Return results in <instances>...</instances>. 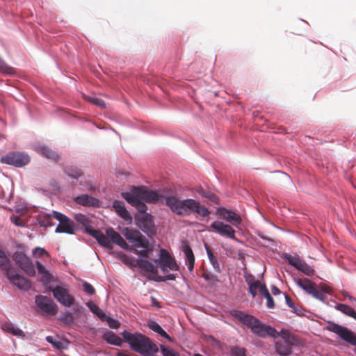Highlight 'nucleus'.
I'll use <instances>...</instances> for the list:
<instances>
[{
  "mask_svg": "<svg viewBox=\"0 0 356 356\" xmlns=\"http://www.w3.org/2000/svg\"><path fill=\"white\" fill-rule=\"evenodd\" d=\"M0 71L4 73H11L13 68L8 66L3 60L0 59Z\"/></svg>",
  "mask_w": 356,
  "mask_h": 356,
  "instance_id": "52",
  "label": "nucleus"
},
{
  "mask_svg": "<svg viewBox=\"0 0 356 356\" xmlns=\"http://www.w3.org/2000/svg\"><path fill=\"white\" fill-rule=\"evenodd\" d=\"M73 310L76 313V317L84 313V309L82 307L74 306Z\"/></svg>",
  "mask_w": 356,
  "mask_h": 356,
  "instance_id": "57",
  "label": "nucleus"
},
{
  "mask_svg": "<svg viewBox=\"0 0 356 356\" xmlns=\"http://www.w3.org/2000/svg\"><path fill=\"white\" fill-rule=\"evenodd\" d=\"M279 337L280 336L283 339V341H281L282 342H286L291 345L295 343L296 338L289 330L282 329L281 332H279Z\"/></svg>",
  "mask_w": 356,
  "mask_h": 356,
  "instance_id": "35",
  "label": "nucleus"
},
{
  "mask_svg": "<svg viewBox=\"0 0 356 356\" xmlns=\"http://www.w3.org/2000/svg\"><path fill=\"white\" fill-rule=\"evenodd\" d=\"M0 161L2 163L12 165L19 168L28 164L30 161V157L29 155L22 152H13L3 156Z\"/></svg>",
  "mask_w": 356,
  "mask_h": 356,
  "instance_id": "7",
  "label": "nucleus"
},
{
  "mask_svg": "<svg viewBox=\"0 0 356 356\" xmlns=\"http://www.w3.org/2000/svg\"><path fill=\"white\" fill-rule=\"evenodd\" d=\"M154 261L160 266L165 274L168 272V268L173 271L179 269V266L175 259L170 256L168 250L163 248L160 249L159 258L154 259Z\"/></svg>",
  "mask_w": 356,
  "mask_h": 356,
  "instance_id": "6",
  "label": "nucleus"
},
{
  "mask_svg": "<svg viewBox=\"0 0 356 356\" xmlns=\"http://www.w3.org/2000/svg\"><path fill=\"white\" fill-rule=\"evenodd\" d=\"M217 213L227 222L234 226H238L241 222V218L239 215L233 211L228 210L225 208H219Z\"/></svg>",
  "mask_w": 356,
  "mask_h": 356,
  "instance_id": "16",
  "label": "nucleus"
},
{
  "mask_svg": "<svg viewBox=\"0 0 356 356\" xmlns=\"http://www.w3.org/2000/svg\"><path fill=\"white\" fill-rule=\"evenodd\" d=\"M104 321H107L108 326L113 329H117L120 325V323H119L118 321L113 319L112 318L108 317L107 316H106V318L104 319Z\"/></svg>",
  "mask_w": 356,
  "mask_h": 356,
  "instance_id": "47",
  "label": "nucleus"
},
{
  "mask_svg": "<svg viewBox=\"0 0 356 356\" xmlns=\"http://www.w3.org/2000/svg\"><path fill=\"white\" fill-rule=\"evenodd\" d=\"M85 99L92 104L96 105L102 108H104L106 107L105 102L101 99L95 97H85Z\"/></svg>",
  "mask_w": 356,
  "mask_h": 356,
  "instance_id": "41",
  "label": "nucleus"
},
{
  "mask_svg": "<svg viewBox=\"0 0 356 356\" xmlns=\"http://www.w3.org/2000/svg\"><path fill=\"white\" fill-rule=\"evenodd\" d=\"M65 172L71 178L78 179L83 175L81 170L74 167H67L65 169Z\"/></svg>",
  "mask_w": 356,
  "mask_h": 356,
  "instance_id": "37",
  "label": "nucleus"
},
{
  "mask_svg": "<svg viewBox=\"0 0 356 356\" xmlns=\"http://www.w3.org/2000/svg\"><path fill=\"white\" fill-rule=\"evenodd\" d=\"M122 335L124 341L129 344L133 350L143 355L149 356L159 351L156 345L152 343L147 337L140 333L124 331Z\"/></svg>",
  "mask_w": 356,
  "mask_h": 356,
  "instance_id": "3",
  "label": "nucleus"
},
{
  "mask_svg": "<svg viewBox=\"0 0 356 356\" xmlns=\"http://www.w3.org/2000/svg\"><path fill=\"white\" fill-rule=\"evenodd\" d=\"M140 234V232L139 231L127 229L126 232H124V236L128 241L131 242H134Z\"/></svg>",
  "mask_w": 356,
  "mask_h": 356,
  "instance_id": "40",
  "label": "nucleus"
},
{
  "mask_svg": "<svg viewBox=\"0 0 356 356\" xmlns=\"http://www.w3.org/2000/svg\"><path fill=\"white\" fill-rule=\"evenodd\" d=\"M74 200L76 204L84 207H99V200L98 199L86 194L76 196Z\"/></svg>",
  "mask_w": 356,
  "mask_h": 356,
  "instance_id": "18",
  "label": "nucleus"
},
{
  "mask_svg": "<svg viewBox=\"0 0 356 356\" xmlns=\"http://www.w3.org/2000/svg\"><path fill=\"white\" fill-rule=\"evenodd\" d=\"M261 294L266 299V306L269 309H273L275 307V303L273 297L270 294L266 284H263L261 288Z\"/></svg>",
  "mask_w": 356,
  "mask_h": 356,
  "instance_id": "31",
  "label": "nucleus"
},
{
  "mask_svg": "<svg viewBox=\"0 0 356 356\" xmlns=\"http://www.w3.org/2000/svg\"><path fill=\"white\" fill-rule=\"evenodd\" d=\"M35 304L40 310L49 316H54L58 312V306L50 298L42 295L35 296Z\"/></svg>",
  "mask_w": 356,
  "mask_h": 356,
  "instance_id": "9",
  "label": "nucleus"
},
{
  "mask_svg": "<svg viewBox=\"0 0 356 356\" xmlns=\"http://www.w3.org/2000/svg\"><path fill=\"white\" fill-rule=\"evenodd\" d=\"M232 356H246V349L241 347H234L232 349Z\"/></svg>",
  "mask_w": 356,
  "mask_h": 356,
  "instance_id": "46",
  "label": "nucleus"
},
{
  "mask_svg": "<svg viewBox=\"0 0 356 356\" xmlns=\"http://www.w3.org/2000/svg\"><path fill=\"white\" fill-rule=\"evenodd\" d=\"M161 350L163 356H179L177 352L169 347L162 345L161 346Z\"/></svg>",
  "mask_w": 356,
  "mask_h": 356,
  "instance_id": "44",
  "label": "nucleus"
},
{
  "mask_svg": "<svg viewBox=\"0 0 356 356\" xmlns=\"http://www.w3.org/2000/svg\"><path fill=\"white\" fill-rule=\"evenodd\" d=\"M230 314L240 323L251 329L252 333L260 337L270 336L274 338L279 337V332L270 325L262 323L258 318L252 315L246 314L242 311L234 309Z\"/></svg>",
  "mask_w": 356,
  "mask_h": 356,
  "instance_id": "2",
  "label": "nucleus"
},
{
  "mask_svg": "<svg viewBox=\"0 0 356 356\" xmlns=\"http://www.w3.org/2000/svg\"><path fill=\"white\" fill-rule=\"evenodd\" d=\"M16 264L29 276L34 277L35 270L32 261L23 252H17L13 254Z\"/></svg>",
  "mask_w": 356,
  "mask_h": 356,
  "instance_id": "8",
  "label": "nucleus"
},
{
  "mask_svg": "<svg viewBox=\"0 0 356 356\" xmlns=\"http://www.w3.org/2000/svg\"><path fill=\"white\" fill-rule=\"evenodd\" d=\"M337 309L344 314L356 320V312L350 306L345 304H338Z\"/></svg>",
  "mask_w": 356,
  "mask_h": 356,
  "instance_id": "33",
  "label": "nucleus"
},
{
  "mask_svg": "<svg viewBox=\"0 0 356 356\" xmlns=\"http://www.w3.org/2000/svg\"><path fill=\"white\" fill-rule=\"evenodd\" d=\"M285 300H286V305L290 308L293 309L295 307V305H294L293 302L292 301L291 298L288 295H285Z\"/></svg>",
  "mask_w": 356,
  "mask_h": 356,
  "instance_id": "58",
  "label": "nucleus"
},
{
  "mask_svg": "<svg viewBox=\"0 0 356 356\" xmlns=\"http://www.w3.org/2000/svg\"><path fill=\"white\" fill-rule=\"evenodd\" d=\"M134 243L137 254L144 257H149L152 249L149 248V241L141 233L136 238Z\"/></svg>",
  "mask_w": 356,
  "mask_h": 356,
  "instance_id": "13",
  "label": "nucleus"
},
{
  "mask_svg": "<svg viewBox=\"0 0 356 356\" xmlns=\"http://www.w3.org/2000/svg\"><path fill=\"white\" fill-rule=\"evenodd\" d=\"M38 151L43 156L53 161L57 162L59 159V156L48 147H40Z\"/></svg>",
  "mask_w": 356,
  "mask_h": 356,
  "instance_id": "26",
  "label": "nucleus"
},
{
  "mask_svg": "<svg viewBox=\"0 0 356 356\" xmlns=\"http://www.w3.org/2000/svg\"><path fill=\"white\" fill-rule=\"evenodd\" d=\"M348 298H349V300H350V301H356L355 298H353V296H348Z\"/></svg>",
  "mask_w": 356,
  "mask_h": 356,
  "instance_id": "63",
  "label": "nucleus"
},
{
  "mask_svg": "<svg viewBox=\"0 0 356 356\" xmlns=\"http://www.w3.org/2000/svg\"><path fill=\"white\" fill-rule=\"evenodd\" d=\"M53 218L59 221L55 230L56 233H64L67 234H75L76 225L72 220L57 211H53Z\"/></svg>",
  "mask_w": 356,
  "mask_h": 356,
  "instance_id": "5",
  "label": "nucleus"
},
{
  "mask_svg": "<svg viewBox=\"0 0 356 356\" xmlns=\"http://www.w3.org/2000/svg\"><path fill=\"white\" fill-rule=\"evenodd\" d=\"M83 291L89 295H92L95 293L94 287L88 282H85L83 284Z\"/></svg>",
  "mask_w": 356,
  "mask_h": 356,
  "instance_id": "49",
  "label": "nucleus"
},
{
  "mask_svg": "<svg viewBox=\"0 0 356 356\" xmlns=\"http://www.w3.org/2000/svg\"><path fill=\"white\" fill-rule=\"evenodd\" d=\"M106 236L105 235V236L110 241L113 242L124 250L129 249V245L127 243V242L120 236V234L115 232L113 228L106 229ZM110 243H111V242Z\"/></svg>",
  "mask_w": 356,
  "mask_h": 356,
  "instance_id": "17",
  "label": "nucleus"
},
{
  "mask_svg": "<svg viewBox=\"0 0 356 356\" xmlns=\"http://www.w3.org/2000/svg\"><path fill=\"white\" fill-rule=\"evenodd\" d=\"M148 327L152 331L158 333L161 337L167 339L168 341H172V338L163 330V328L155 321H150Z\"/></svg>",
  "mask_w": 356,
  "mask_h": 356,
  "instance_id": "29",
  "label": "nucleus"
},
{
  "mask_svg": "<svg viewBox=\"0 0 356 356\" xmlns=\"http://www.w3.org/2000/svg\"><path fill=\"white\" fill-rule=\"evenodd\" d=\"M211 227L221 236L236 239L235 231L229 225L224 224L220 221H215L211 223Z\"/></svg>",
  "mask_w": 356,
  "mask_h": 356,
  "instance_id": "15",
  "label": "nucleus"
},
{
  "mask_svg": "<svg viewBox=\"0 0 356 356\" xmlns=\"http://www.w3.org/2000/svg\"><path fill=\"white\" fill-rule=\"evenodd\" d=\"M74 219L86 228V232L94 237L100 245L110 250L113 248L110 241L105 236V234L103 232L90 227V220L85 215L82 213H76L74 216Z\"/></svg>",
  "mask_w": 356,
  "mask_h": 356,
  "instance_id": "4",
  "label": "nucleus"
},
{
  "mask_svg": "<svg viewBox=\"0 0 356 356\" xmlns=\"http://www.w3.org/2000/svg\"><path fill=\"white\" fill-rule=\"evenodd\" d=\"M310 295L313 296L316 299L323 300L325 298V296L324 293L318 290L317 286H316Z\"/></svg>",
  "mask_w": 356,
  "mask_h": 356,
  "instance_id": "51",
  "label": "nucleus"
},
{
  "mask_svg": "<svg viewBox=\"0 0 356 356\" xmlns=\"http://www.w3.org/2000/svg\"><path fill=\"white\" fill-rule=\"evenodd\" d=\"M11 266L9 259L6 256L4 252L0 250V268L6 272Z\"/></svg>",
  "mask_w": 356,
  "mask_h": 356,
  "instance_id": "36",
  "label": "nucleus"
},
{
  "mask_svg": "<svg viewBox=\"0 0 356 356\" xmlns=\"http://www.w3.org/2000/svg\"><path fill=\"white\" fill-rule=\"evenodd\" d=\"M122 196L128 203L134 207L140 213H143V215L147 213V205L143 202H142L143 200L140 197H136V195L134 194V192L131 191L130 193H122Z\"/></svg>",
  "mask_w": 356,
  "mask_h": 356,
  "instance_id": "14",
  "label": "nucleus"
},
{
  "mask_svg": "<svg viewBox=\"0 0 356 356\" xmlns=\"http://www.w3.org/2000/svg\"><path fill=\"white\" fill-rule=\"evenodd\" d=\"M13 222L17 226H22V220L20 219L19 217L18 216H15L14 217V220H13Z\"/></svg>",
  "mask_w": 356,
  "mask_h": 356,
  "instance_id": "60",
  "label": "nucleus"
},
{
  "mask_svg": "<svg viewBox=\"0 0 356 356\" xmlns=\"http://www.w3.org/2000/svg\"><path fill=\"white\" fill-rule=\"evenodd\" d=\"M291 346L286 342L277 341L275 344L276 351L281 356H288L291 353Z\"/></svg>",
  "mask_w": 356,
  "mask_h": 356,
  "instance_id": "24",
  "label": "nucleus"
},
{
  "mask_svg": "<svg viewBox=\"0 0 356 356\" xmlns=\"http://www.w3.org/2000/svg\"><path fill=\"white\" fill-rule=\"evenodd\" d=\"M113 207L115 212L125 220H131V216L127 210L124 203L122 201L115 200L113 203Z\"/></svg>",
  "mask_w": 356,
  "mask_h": 356,
  "instance_id": "22",
  "label": "nucleus"
},
{
  "mask_svg": "<svg viewBox=\"0 0 356 356\" xmlns=\"http://www.w3.org/2000/svg\"><path fill=\"white\" fill-rule=\"evenodd\" d=\"M42 279H41V282L44 284V285H47L48 284H49L52 280V275L51 273H49V272H47L45 274H43L42 275Z\"/></svg>",
  "mask_w": 356,
  "mask_h": 356,
  "instance_id": "53",
  "label": "nucleus"
},
{
  "mask_svg": "<svg viewBox=\"0 0 356 356\" xmlns=\"http://www.w3.org/2000/svg\"><path fill=\"white\" fill-rule=\"evenodd\" d=\"M142 230L150 235L155 232L154 224L152 216L149 213L143 216L140 220Z\"/></svg>",
  "mask_w": 356,
  "mask_h": 356,
  "instance_id": "19",
  "label": "nucleus"
},
{
  "mask_svg": "<svg viewBox=\"0 0 356 356\" xmlns=\"http://www.w3.org/2000/svg\"><path fill=\"white\" fill-rule=\"evenodd\" d=\"M183 252L185 255L186 264L189 271H192L195 264V256L191 248L185 241L182 243Z\"/></svg>",
  "mask_w": 356,
  "mask_h": 356,
  "instance_id": "20",
  "label": "nucleus"
},
{
  "mask_svg": "<svg viewBox=\"0 0 356 356\" xmlns=\"http://www.w3.org/2000/svg\"><path fill=\"white\" fill-rule=\"evenodd\" d=\"M285 259L287 260L288 263L295 267L298 270H301V269L304 267V266L307 264L303 260L300 259L298 257H293L289 254L285 255Z\"/></svg>",
  "mask_w": 356,
  "mask_h": 356,
  "instance_id": "28",
  "label": "nucleus"
},
{
  "mask_svg": "<svg viewBox=\"0 0 356 356\" xmlns=\"http://www.w3.org/2000/svg\"><path fill=\"white\" fill-rule=\"evenodd\" d=\"M296 283L300 288L307 291L309 294L312 293L314 288L316 286L315 283L307 278L299 279Z\"/></svg>",
  "mask_w": 356,
  "mask_h": 356,
  "instance_id": "25",
  "label": "nucleus"
},
{
  "mask_svg": "<svg viewBox=\"0 0 356 356\" xmlns=\"http://www.w3.org/2000/svg\"><path fill=\"white\" fill-rule=\"evenodd\" d=\"M103 339L107 343L117 346H121L123 342L120 337L111 331L106 332L103 336Z\"/></svg>",
  "mask_w": 356,
  "mask_h": 356,
  "instance_id": "23",
  "label": "nucleus"
},
{
  "mask_svg": "<svg viewBox=\"0 0 356 356\" xmlns=\"http://www.w3.org/2000/svg\"><path fill=\"white\" fill-rule=\"evenodd\" d=\"M33 255L36 258H40L43 256L49 257V252L40 247H37L33 250Z\"/></svg>",
  "mask_w": 356,
  "mask_h": 356,
  "instance_id": "42",
  "label": "nucleus"
},
{
  "mask_svg": "<svg viewBox=\"0 0 356 356\" xmlns=\"http://www.w3.org/2000/svg\"><path fill=\"white\" fill-rule=\"evenodd\" d=\"M35 266L38 270V272L40 275L45 274L48 270L45 268V267L38 261L35 262Z\"/></svg>",
  "mask_w": 356,
  "mask_h": 356,
  "instance_id": "56",
  "label": "nucleus"
},
{
  "mask_svg": "<svg viewBox=\"0 0 356 356\" xmlns=\"http://www.w3.org/2000/svg\"><path fill=\"white\" fill-rule=\"evenodd\" d=\"M3 329L13 334L15 336L24 338L25 337V334L24 332L19 329V327H17L11 323H6L3 324Z\"/></svg>",
  "mask_w": 356,
  "mask_h": 356,
  "instance_id": "27",
  "label": "nucleus"
},
{
  "mask_svg": "<svg viewBox=\"0 0 356 356\" xmlns=\"http://www.w3.org/2000/svg\"><path fill=\"white\" fill-rule=\"evenodd\" d=\"M197 193L202 197H206L214 203H218V197L217 195L210 191H206L202 188H200L197 190Z\"/></svg>",
  "mask_w": 356,
  "mask_h": 356,
  "instance_id": "39",
  "label": "nucleus"
},
{
  "mask_svg": "<svg viewBox=\"0 0 356 356\" xmlns=\"http://www.w3.org/2000/svg\"><path fill=\"white\" fill-rule=\"evenodd\" d=\"M202 277L205 280L215 283L218 282V278L216 275L211 274V273H204Z\"/></svg>",
  "mask_w": 356,
  "mask_h": 356,
  "instance_id": "48",
  "label": "nucleus"
},
{
  "mask_svg": "<svg viewBox=\"0 0 356 356\" xmlns=\"http://www.w3.org/2000/svg\"><path fill=\"white\" fill-rule=\"evenodd\" d=\"M329 330L338 334L346 342L351 345L356 346V334L349 330L348 328L334 323L330 325Z\"/></svg>",
  "mask_w": 356,
  "mask_h": 356,
  "instance_id": "12",
  "label": "nucleus"
},
{
  "mask_svg": "<svg viewBox=\"0 0 356 356\" xmlns=\"http://www.w3.org/2000/svg\"><path fill=\"white\" fill-rule=\"evenodd\" d=\"M119 258L122 262L129 267L136 266L133 259L125 254H120Z\"/></svg>",
  "mask_w": 356,
  "mask_h": 356,
  "instance_id": "43",
  "label": "nucleus"
},
{
  "mask_svg": "<svg viewBox=\"0 0 356 356\" xmlns=\"http://www.w3.org/2000/svg\"><path fill=\"white\" fill-rule=\"evenodd\" d=\"M86 305L92 313L97 315L102 321H104V319L106 318V315L97 305L92 301H89Z\"/></svg>",
  "mask_w": 356,
  "mask_h": 356,
  "instance_id": "32",
  "label": "nucleus"
},
{
  "mask_svg": "<svg viewBox=\"0 0 356 356\" xmlns=\"http://www.w3.org/2000/svg\"><path fill=\"white\" fill-rule=\"evenodd\" d=\"M49 289L52 291L54 297L57 301L63 305L70 307L73 305L74 298L66 289L57 286L54 288L49 287Z\"/></svg>",
  "mask_w": 356,
  "mask_h": 356,
  "instance_id": "11",
  "label": "nucleus"
},
{
  "mask_svg": "<svg viewBox=\"0 0 356 356\" xmlns=\"http://www.w3.org/2000/svg\"><path fill=\"white\" fill-rule=\"evenodd\" d=\"M271 291H272L273 294L275 296L278 295L281 293L280 290L275 286H272Z\"/></svg>",
  "mask_w": 356,
  "mask_h": 356,
  "instance_id": "61",
  "label": "nucleus"
},
{
  "mask_svg": "<svg viewBox=\"0 0 356 356\" xmlns=\"http://www.w3.org/2000/svg\"><path fill=\"white\" fill-rule=\"evenodd\" d=\"M176 279V276L174 274H168L164 277L158 276L155 280L159 282H163L166 280H175Z\"/></svg>",
  "mask_w": 356,
  "mask_h": 356,
  "instance_id": "54",
  "label": "nucleus"
},
{
  "mask_svg": "<svg viewBox=\"0 0 356 356\" xmlns=\"http://www.w3.org/2000/svg\"><path fill=\"white\" fill-rule=\"evenodd\" d=\"M300 271L307 276L313 275L315 272L314 270L307 264L304 266Z\"/></svg>",
  "mask_w": 356,
  "mask_h": 356,
  "instance_id": "50",
  "label": "nucleus"
},
{
  "mask_svg": "<svg viewBox=\"0 0 356 356\" xmlns=\"http://www.w3.org/2000/svg\"><path fill=\"white\" fill-rule=\"evenodd\" d=\"M205 248H206V251H207V253L209 260L211 259L212 258H214L215 256L213 255L211 249L207 245H206Z\"/></svg>",
  "mask_w": 356,
  "mask_h": 356,
  "instance_id": "59",
  "label": "nucleus"
},
{
  "mask_svg": "<svg viewBox=\"0 0 356 356\" xmlns=\"http://www.w3.org/2000/svg\"><path fill=\"white\" fill-rule=\"evenodd\" d=\"M211 265L213 266L214 270L218 273H220V264L218 263V261L217 259V257H215L214 258H212L211 259L209 260Z\"/></svg>",
  "mask_w": 356,
  "mask_h": 356,
  "instance_id": "55",
  "label": "nucleus"
},
{
  "mask_svg": "<svg viewBox=\"0 0 356 356\" xmlns=\"http://www.w3.org/2000/svg\"><path fill=\"white\" fill-rule=\"evenodd\" d=\"M59 320L63 325L71 326L74 323L75 317L72 313L66 312L62 314Z\"/></svg>",
  "mask_w": 356,
  "mask_h": 356,
  "instance_id": "34",
  "label": "nucleus"
},
{
  "mask_svg": "<svg viewBox=\"0 0 356 356\" xmlns=\"http://www.w3.org/2000/svg\"><path fill=\"white\" fill-rule=\"evenodd\" d=\"M136 197H140L143 201L148 203L163 202L170 210L178 216H187L192 213H196L202 217L208 216L210 211L204 206L193 199H186L181 200L176 195L165 196L156 191L148 189L145 186L133 187L131 190Z\"/></svg>",
  "mask_w": 356,
  "mask_h": 356,
  "instance_id": "1",
  "label": "nucleus"
},
{
  "mask_svg": "<svg viewBox=\"0 0 356 356\" xmlns=\"http://www.w3.org/2000/svg\"><path fill=\"white\" fill-rule=\"evenodd\" d=\"M329 287L327 286H324L322 287V291L325 293H329Z\"/></svg>",
  "mask_w": 356,
  "mask_h": 356,
  "instance_id": "62",
  "label": "nucleus"
},
{
  "mask_svg": "<svg viewBox=\"0 0 356 356\" xmlns=\"http://www.w3.org/2000/svg\"><path fill=\"white\" fill-rule=\"evenodd\" d=\"M46 340L47 342L51 343L55 348L61 349L63 348V343L60 341L54 340L52 336H47L46 337Z\"/></svg>",
  "mask_w": 356,
  "mask_h": 356,
  "instance_id": "45",
  "label": "nucleus"
},
{
  "mask_svg": "<svg viewBox=\"0 0 356 356\" xmlns=\"http://www.w3.org/2000/svg\"><path fill=\"white\" fill-rule=\"evenodd\" d=\"M6 275L9 281L19 289L28 291L31 286V281L13 270L12 266L6 272Z\"/></svg>",
  "mask_w": 356,
  "mask_h": 356,
  "instance_id": "10",
  "label": "nucleus"
},
{
  "mask_svg": "<svg viewBox=\"0 0 356 356\" xmlns=\"http://www.w3.org/2000/svg\"><path fill=\"white\" fill-rule=\"evenodd\" d=\"M52 214L40 213L38 216V222L41 227H49L52 225Z\"/></svg>",
  "mask_w": 356,
  "mask_h": 356,
  "instance_id": "30",
  "label": "nucleus"
},
{
  "mask_svg": "<svg viewBox=\"0 0 356 356\" xmlns=\"http://www.w3.org/2000/svg\"><path fill=\"white\" fill-rule=\"evenodd\" d=\"M263 284H261L259 280L253 281L249 283V292L253 298L257 296L258 291H259L261 293V288Z\"/></svg>",
  "mask_w": 356,
  "mask_h": 356,
  "instance_id": "38",
  "label": "nucleus"
},
{
  "mask_svg": "<svg viewBox=\"0 0 356 356\" xmlns=\"http://www.w3.org/2000/svg\"><path fill=\"white\" fill-rule=\"evenodd\" d=\"M136 265L143 270L152 273L154 275H158V266L154 264L146 259H138Z\"/></svg>",
  "mask_w": 356,
  "mask_h": 356,
  "instance_id": "21",
  "label": "nucleus"
}]
</instances>
